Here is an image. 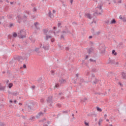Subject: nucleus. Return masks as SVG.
<instances>
[{
  "mask_svg": "<svg viewBox=\"0 0 126 126\" xmlns=\"http://www.w3.org/2000/svg\"><path fill=\"white\" fill-rule=\"evenodd\" d=\"M119 18H120V19H121V20H123V17H122V15H120L119 16Z\"/></svg>",
  "mask_w": 126,
  "mask_h": 126,
  "instance_id": "nucleus-57",
  "label": "nucleus"
},
{
  "mask_svg": "<svg viewBox=\"0 0 126 126\" xmlns=\"http://www.w3.org/2000/svg\"><path fill=\"white\" fill-rule=\"evenodd\" d=\"M26 13H27L28 15H30V12H29V11H26Z\"/></svg>",
  "mask_w": 126,
  "mask_h": 126,
  "instance_id": "nucleus-43",
  "label": "nucleus"
},
{
  "mask_svg": "<svg viewBox=\"0 0 126 126\" xmlns=\"http://www.w3.org/2000/svg\"><path fill=\"white\" fill-rule=\"evenodd\" d=\"M49 38H52V36L51 35H46L45 37L46 41H48L49 40Z\"/></svg>",
  "mask_w": 126,
  "mask_h": 126,
  "instance_id": "nucleus-17",
  "label": "nucleus"
},
{
  "mask_svg": "<svg viewBox=\"0 0 126 126\" xmlns=\"http://www.w3.org/2000/svg\"><path fill=\"white\" fill-rule=\"evenodd\" d=\"M63 114H67V113H68V112L67 111H63Z\"/></svg>",
  "mask_w": 126,
  "mask_h": 126,
  "instance_id": "nucleus-46",
  "label": "nucleus"
},
{
  "mask_svg": "<svg viewBox=\"0 0 126 126\" xmlns=\"http://www.w3.org/2000/svg\"><path fill=\"white\" fill-rule=\"evenodd\" d=\"M28 57L27 56H17L14 58V60H17L19 61V62H20V60H23V61H24V60H26V61H27Z\"/></svg>",
  "mask_w": 126,
  "mask_h": 126,
  "instance_id": "nucleus-3",
  "label": "nucleus"
},
{
  "mask_svg": "<svg viewBox=\"0 0 126 126\" xmlns=\"http://www.w3.org/2000/svg\"><path fill=\"white\" fill-rule=\"evenodd\" d=\"M48 16H49L50 18H52V13L51 12V11H49V12L48 13Z\"/></svg>",
  "mask_w": 126,
  "mask_h": 126,
  "instance_id": "nucleus-31",
  "label": "nucleus"
},
{
  "mask_svg": "<svg viewBox=\"0 0 126 126\" xmlns=\"http://www.w3.org/2000/svg\"><path fill=\"white\" fill-rule=\"evenodd\" d=\"M85 15L87 18H89V19H92L91 14H90V13H86Z\"/></svg>",
  "mask_w": 126,
  "mask_h": 126,
  "instance_id": "nucleus-11",
  "label": "nucleus"
},
{
  "mask_svg": "<svg viewBox=\"0 0 126 126\" xmlns=\"http://www.w3.org/2000/svg\"><path fill=\"white\" fill-rule=\"evenodd\" d=\"M96 110L98 112H102V109L98 106L96 107Z\"/></svg>",
  "mask_w": 126,
  "mask_h": 126,
  "instance_id": "nucleus-22",
  "label": "nucleus"
},
{
  "mask_svg": "<svg viewBox=\"0 0 126 126\" xmlns=\"http://www.w3.org/2000/svg\"><path fill=\"white\" fill-rule=\"evenodd\" d=\"M93 72H97V69L96 68H93L92 70Z\"/></svg>",
  "mask_w": 126,
  "mask_h": 126,
  "instance_id": "nucleus-33",
  "label": "nucleus"
},
{
  "mask_svg": "<svg viewBox=\"0 0 126 126\" xmlns=\"http://www.w3.org/2000/svg\"><path fill=\"white\" fill-rule=\"evenodd\" d=\"M58 27H60V26H61V25H62V23H58Z\"/></svg>",
  "mask_w": 126,
  "mask_h": 126,
  "instance_id": "nucleus-55",
  "label": "nucleus"
},
{
  "mask_svg": "<svg viewBox=\"0 0 126 126\" xmlns=\"http://www.w3.org/2000/svg\"><path fill=\"white\" fill-rule=\"evenodd\" d=\"M100 34V32H96V33H94V35H99Z\"/></svg>",
  "mask_w": 126,
  "mask_h": 126,
  "instance_id": "nucleus-52",
  "label": "nucleus"
},
{
  "mask_svg": "<svg viewBox=\"0 0 126 126\" xmlns=\"http://www.w3.org/2000/svg\"><path fill=\"white\" fill-rule=\"evenodd\" d=\"M118 3H122V0H119L118 1Z\"/></svg>",
  "mask_w": 126,
  "mask_h": 126,
  "instance_id": "nucleus-60",
  "label": "nucleus"
},
{
  "mask_svg": "<svg viewBox=\"0 0 126 126\" xmlns=\"http://www.w3.org/2000/svg\"><path fill=\"white\" fill-rule=\"evenodd\" d=\"M27 16L24 15L23 17H22V20L24 21V22H25L26 21H27Z\"/></svg>",
  "mask_w": 126,
  "mask_h": 126,
  "instance_id": "nucleus-13",
  "label": "nucleus"
},
{
  "mask_svg": "<svg viewBox=\"0 0 126 126\" xmlns=\"http://www.w3.org/2000/svg\"><path fill=\"white\" fill-rule=\"evenodd\" d=\"M43 32H44V33L46 34V33H48V31L46 29H44V30H43Z\"/></svg>",
  "mask_w": 126,
  "mask_h": 126,
  "instance_id": "nucleus-41",
  "label": "nucleus"
},
{
  "mask_svg": "<svg viewBox=\"0 0 126 126\" xmlns=\"http://www.w3.org/2000/svg\"><path fill=\"white\" fill-rule=\"evenodd\" d=\"M33 108H34V103L33 102H32L28 104V109L29 112L33 110Z\"/></svg>",
  "mask_w": 126,
  "mask_h": 126,
  "instance_id": "nucleus-6",
  "label": "nucleus"
},
{
  "mask_svg": "<svg viewBox=\"0 0 126 126\" xmlns=\"http://www.w3.org/2000/svg\"><path fill=\"white\" fill-rule=\"evenodd\" d=\"M57 107H58L59 108H61V107H62V104H61V103H58V104H57Z\"/></svg>",
  "mask_w": 126,
  "mask_h": 126,
  "instance_id": "nucleus-37",
  "label": "nucleus"
},
{
  "mask_svg": "<svg viewBox=\"0 0 126 126\" xmlns=\"http://www.w3.org/2000/svg\"><path fill=\"white\" fill-rule=\"evenodd\" d=\"M85 126H89V124L87 122H85Z\"/></svg>",
  "mask_w": 126,
  "mask_h": 126,
  "instance_id": "nucleus-50",
  "label": "nucleus"
},
{
  "mask_svg": "<svg viewBox=\"0 0 126 126\" xmlns=\"http://www.w3.org/2000/svg\"><path fill=\"white\" fill-rule=\"evenodd\" d=\"M47 103L48 104L49 107H52L53 106V104H54V100H53V96H49L47 97L46 99Z\"/></svg>",
  "mask_w": 126,
  "mask_h": 126,
  "instance_id": "nucleus-2",
  "label": "nucleus"
},
{
  "mask_svg": "<svg viewBox=\"0 0 126 126\" xmlns=\"http://www.w3.org/2000/svg\"><path fill=\"white\" fill-rule=\"evenodd\" d=\"M42 48L45 51H49V49H50V46H49V44H44Z\"/></svg>",
  "mask_w": 126,
  "mask_h": 126,
  "instance_id": "nucleus-8",
  "label": "nucleus"
},
{
  "mask_svg": "<svg viewBox=\"0 0 126 126\" xmlns=\"http://www.w3.org/2000/svg\"><path fill=\"white\" fill-rule=\"evenodd\" d=\"M99 123H102V122H103V120L100 119L99 120Z\"/></svg>",
  "mask_w": 126,
  "mask_h": 126,
  "instance_id": "nucleus-59",
  "label": "nucleus"
},
{
  "mask_svg": "<svg viewBox=\"0 0 126 126\" xmlns=\"http://www.w3.org/2000/svg\"><path fill=\"white\" fill-rule=\"evenodd\" d=\"M17 18H18V22L19 23H20L21 22V21L22 20V18L20 16V15H18L17 16Z\"/></svg>",
  "mask_w": 126,
  "mask_h": 126,
  "instance_id": "nucleus-12",
  "label": "nucleus"
},
{
  "mask_svg": "<svg viewBox=\"0 0 126 126\" xmlns=\"http://www.w3.org/2000/svg\"><path fill=\"white\" fill-rule=\"evenodd\" d=\"M43 126H48V124H46V123H44L43 125Z\"/></svg>",
  "mask_w": 126,
  "mask_h": 126,
  "instance_id": "nucleus-63",
  "label": "nucleus"
},
{
  "mask_svg": "<svg viewBox=\"0 0 126 126\" xmlns=\"http://www.w3.org/2000/svg\"><path fill=\"white\" fill-rule=\"evenodd\" d=\"M122 77L123 79H126V74L125 73H122Z\"/></svg>",
  "mask_w": 126,
  "mask_h": 126,
  "instance_id": "nucleus-27",
  "label": "nucleus"
},
{
  "mask_svg": "<svg viewBox=\"0 0 126 126\" xmlns=\"http://www.w3.org/2000/svg\"><path fill=\"white\" fill-rule=\"evenodd\" d=\"M13 36V37H17V33H16V32L14 33Z\"/></svg>",
  "mask_w": 126,
  "mask_h": 126,
  "instance_id": "nucleus-45",
  "label": "nucleus"
},
{
  "mask_svg": "<svg viewBox=\"0 0 126 126\" xmlns=\"http://www.w3.org/2000/svg\"><path fill=\"white\" fill-rule=\"evenodd\" d=\"M40 102L42 103V104H43L44 102H45V99L44 98L40 99Z\"/></svg>",
  "mask_w": 126,
  "mask_h": 126,
  "instance_id": "nucleus-36",
  "label": "nucleus"
},
{
  "mask_svg": "<svg viewBox=\"0 0 126 126\" xmlns=\"http://www.w3.org/2000/svg\"><path fill=\"white\" fill-rule=\"evenodd\" d=\"M99 49L101 54H104V53H105V51H106V47H105V45L104 44L99 45Z\"/></svg>",
  "mask_w": 126,
  "mask_h": 126,
  "instance_id": "nucleus-5",
  "label": "nucleus"
},
{
  "mask_svg": "<svg viewBox=\"0 0 126 126\" xmlns=\"http://www.w3.org/2000/svg\"><path fill=\"white\" fill-rule=\"evenodd\" d=\"M44 121H46V118H44L43 120H40V122H42V123H44Z\"/></svg>",
  "mask_w": 126,
  "mask_h": 126,
  "instance_id": "nucleus-51",
  "label": "nucleus"
},
{
  "mask_svg": "<svg viewBox=\"0 0 126 126\" xmlns=\"http://www.w3.org/2000/svg\"><path fill=\"white\" fill-rule=\"evenodd\" d=\"M62 33H63V34H64V35H65V34H71V32L68 30V28H66V27H65V30L63 31Z\"/></svg>",
  "mask_w": 126,
  "mask_h": 126,
  "instance_id": "nucleus-7",
  "label": "nucleus"
},
{
  "mask_svg": "<svg viewBox=\"0 0 126 126\" xmlns=\"http://www.w3.org/2000/svg\"><path fill=\"white\" fill-rule=\"evenodd\" d=\"M43 115H44V113H43V112L40 111L37 114L35 118H36V119H39L40 117H42V116H43Z\"/></svg>",
  "mask_w": 126,
  "mask_h": 126,
  "instance_id": "nucleus-9",
  "label": "nucleus"
},
{
  "mask_svg": "<svg viewBox=\"0 0 126 126\" xmlns=\"http://www.w3.org/2000/svg\"><path fill=\"white\" fill-rule=\"evenodd\" d=\"M51 42H52V43H54V42H55V38H52Z\"/></svg>",
  "mask_w": 126,
  "mask_h": 126,
  "instance_id": "nucleus-53",
  "label": "nucleus"
},
{
  "mask_svg": "<svg viewBox=\"0 0 126 126\" xmlns=\"http://www.w3.org/2000/svg\"><path fill=\"white\" fill-rule=\"evenodd\" d=\"M92 38H93V36H92V35H90V36L89 37V38H90V39H92Z\"/></svg>",
  "mask_w": 126,
  "mask_h": 126,
  "instance_id": "nucleus-62",
  "label": "nucleus"
},
{
  "mask_svg": "<svg viewBox=\"0 0 126 126\" xmlns=\"http://www.w3.org/2000/svg\"><path fill=\"white\" fill-rule=\"evenodd\" d=\"M18 36L19 38H25V32L24 31H20V32L18 33Z\"/></svg>",
  "mask_w": 126,
  "mask_h": 126,
  "instance_id": "nucleus-4",
  "label": "nucleus"
},
{
  "mask_svg": "<svg viewBox=\"0 0 126 126\" xmlns=\"http://www.w3.org/2000/svg\"><path fill=\"white\" fill-rule=\"evenodd\" d=\"M53 13H56V10H53Z\"/></svg>",
  "mask_w": 126,
  "mask_h": 126,
  "instance_id": "nucleus-64",
  "label": "nucleus"
},
{
  "mask_svg": "<svg viewBox=\"0 0 126 126\" xmlns=\"http://www.w3.org/2000/svg\"><path fill=\"white\" fill-rule=\"evenodd\" d=\"M37 82L39 83H41V82H42V78H39V79L37 80Z\"/></svg>",
  "mask_w": 126,
  "mask_h": 126,
  "instance_id": "nucleus-30",
  "label": "nucleus"
},
{
  "mask_svg": "<svg viewBox=\"0 0 126 126\" xmlns=\"http://www.w3.org/2000/svg\"><path fill=\"white\" fill-rule=\"evenodd\" d=\"M34 51L36 52V53H37V54H39V53H40V51H39V48H35Z\"/></svg>",
  "mask_w": 126,
  "mask_h": 126,
  "instance_id": "nucleus-23",
  "label": "nucleus"
},
{
  "mask_svg": "<svg viewBox=\"0 0 126 126\" xmlns=\"http://www.w3.org/2000/svg\"><path fill=\"white\" fill-rule=\"evenodd\" d=\"M61 39H63V40H64V34H63L61 35Z\"/></svg>",
  "mask_w": 126,
  "mask_h": 126,
  "instance_id": "nucleus-32",
  "label": "nucleus"
},
{
  "mask_svg": "<svg viewBox=\"0 0 126 126\" xmlns=\"http://www.w3.org/2000/svg\"><path fill=\"white\" fill-rule=\"evenodd\" d=\"M117 23V21L115 19H113L110 22V24H116Z\"/></svg>",
  "mask_w": 126,
  "mask_h": 126,
  "instance_id": "nucleus-15",
  "label": "nucleus"
},
{
  "mask_svg": "<svg viewBox=\"0 0 126 126\" xmlns=\"http://www.w3.org/2000/svg\"><path fill=\"white\" fill-rule=\"evenodd\" d=\"M8 18H9V19H11V18H12V15H9L8 16Z\"/></svg>",
  "mask_w": 126,
  "mask_h": 126,
  "instance_id": "nucleus-48",
  "label": "nucleus"
},
{
  "mask_svg": "<svg viewBox=\"0 0 126 126\" xmlns=\"http://www.w3.org/2000/svg\"><path fill=\"white\" fill-rule=\"evenodd\" d=\"M32 120H35V117L32 116L30 119V120L32 121Z\"/></svg>",
  "mask_w": 126,
  "mask_h": 126,
  "instance_id": "nucleus-40",
  "label": "nucleus"
},
{
  "mask_svg": "<svg viewBox=\"0 0 126 126\" xmlns=\"http://www.w3.org/2000/svg\"><path fill=\"white\" fill-rule=\"evenodd\" d=\"M99 82V80L96 79V78H95V81L93 82V83H94V84H96V83H98V82Z\"/></svg>",
  "mask_w": 126,
  "mask_h": 126,
  "instance_id": "nucleus-20",
  "label": "nucleus"
},
{
  "mask_svg": "<svg viewBox=\"0 0 126 126\" xmlns=\"http://www.w3.org/2000/svg\"><path fill=\"white\" fill-rule=\"evenodd\" d=\"M34 26H35L36 29H37V30H38V29H40L39 28V27H38L39 25H40V24H39V23H38V22H35V23H34Z\"/></svg>",
  "mask_w": 126,
  "mask_h": 126,
  "instance_id": "nucleus-10",
  "label": "nucleus"
},
{
  "mask_svg": "<svg viewBox=\"0 0 126 126\" xmlns=\"http://www.w3.org/2000/svg\"><path fill=\"white\" fill-rule=\"evenodd\" d=\"M103 13V9H102V5H98L96 8L95 9V12L94 14V15L95 16V14L97 15H102Z\"/></svg>",
  "mask_w": 126,
  "mask_h": 126,
  "instance_id": "nucleus-1",
  "label": "nucleus"
},
{
  "mask_svg": "<svg viewBox=\"0 0 126 126\" xmlns=\"http://www.w3.org/2000/svg\"><path fill=\"white\" fill-rule=\"evenodd\" d=\"M90 62H91V63H96V60H94L92 59H90Z\"/></svg>",
  "mask_w": 126,
  "mask_h": 126,
  "instance_id": "nucleus-28",
  "label": "nucleus"
},
{
  "mask_svg": "<svg viewBox=\"0 0 126 126\" xmlns=\"http://www.w3.org/2000/svg\"><path fill=\"white\" fill-rule=\"evenodd\" d=\"M105 23H106L107 25H109V24H110V21H109V20H107L106 21H105Z\"/></svg>",
  "mask_w": 126,
  "mask_h": 126,
  "instance_id": "nucleus-34",
  "label": "nucleus"
},
{
  "mask_svg": "<svg viewBox=\"0 0 126 126\" xmlns=\"http://www.w3.org/2000/svg\"><path fill=\"white\" fill-rule=\"evenodd\" d=\"M32 10H33V12H35L37 11V9H36L35 7H34L32 9Z\"/></svg>",
  "mask_w": 126,
  "mask_h": 126,
  "instance_id": "nucleus-47",
  "label": "nucleus"
},
{
  "mask_svg": "<svg viewBox=\"0 0 126 126\" xmlns=\"http://www.w3.org/2000/svg\"><path fill=\"white\" fill-rule=\"evenodd\" d=\"M88 59V55H87L86 57L85 58V60H87Z\"/></svg>",
  "mask_w": 126,
  "mask_h": 126,
  "instance_id": "nucleus-61",
  "label": "nucleus"
},
{
  "mask_svg": "<svg viewBox=\"0 0 126 126\" xmlns=\"http://www.w3.org/2000/svg\"><path fill=\"white\" fill-rule=\"evenodd\" d=\"M4 87L1 86V84H0V90H4Z\"/></svg>",
  "mask_w": 126,
  "mask_h": 126,
  "instance_id": "nucleus-25",
  "label": "nucleus"
},
{
  "mask_svg": "<svg viewBox=\"0 0 126 126\" xmlns=\"http://www.w3.org/2000/svg\"><path fill=\"white\" fill-rule=\"evenodd\" d=\"M108 63H111V64L115 63V60L110 59Z\"/></svg>",
  "mask_w": 126,
  "mask_h": 126,
  "instance_id": "nucleus-18",
  "label": "nucleus"
},
{
  "mask_svg": "<svg viewBox=\"0 0 126 126\" xmlns=\"http://www.w3.org/2000/svg\"><path fill=\"white\" fill-rule=\"evenodd\" d=\"M80 82H81V83H83V82H84V79L83 78L81 79Z\"/></svg>",
  "mask_w": 126,
  "mask_h": 126,
  "instance_id": "nucleus-42",
  "label": "nucleus"
},
{
  "mask_svg": "<svg viewBox=\"0 0 126 126\" xmlns=\"http://www.w3.org/2000/svg\"><path fill=\"white\" fill-rule=\"evenodd\" d=\"M9 27L10 28H11L12 27H13V24H10L9 25Z\"/></svg>",
  "mask_w": 126,
  "mask_h": 126,
  "instance_id": "nucleus-44",
  "label": "nucleus"
},
{
  "mask_svg": "<svg viewBox=\"0 0 126 126\" xmlns=\"http://www.w3.org/2000/svg\"><path fill=\"white\" fill-rule=\"evenodd\" d=\"M92 77L94 78L95 77V75L94 74H92Z\"/></svg>",
  "mask_w": 126,
  "mask_h": 126,
  "instance_id": "nucleus-58",
  "label": "nucleus"
},
{
  "mask_svg": "<svg viewBox=\"0 0 126 126\" xmlns=\"http://www.w3.org/2000/svg\"><path fill=\"white\" fill-rule=\"evenodd\" d=\"M64 81H65V80H63V79H61L59 80V82L61 83H63V82H64Z\"/></svg>",
  "mask_w": 126,
  "mask_h": 126,
  "instance_id": "nucleus-26",
  "label": "nucleus"
},
{
  "mask_svg": "<svg viewBox=\"0 0 126 126\" xmlns=\"http://www.w3.org/2000/svg\"><path fill=\"white\" fill-rule=\"evenodd\" d=\"M94 94H95V95H97V94L103 95V94H102V93H95Z\"/></svg>",
  "mask_w": 126,
  "mask_h": 126,
  "instance_id": "nucleus-38",
  "label": "nucleus"
},
{
  "mask_svg": "<svg viewBox=\"0 0 126 126\" xmlns=\"http://www.w3.org/2000/svg\"><path fill=\"white\" fill-rule=\"evenodd\" d=\"M23 68H26V64H23Z\"/></svg>",
  "mask_w": 126,
  "mask_h": 126,
  "instance_id": "nucleus-54",
  "label": "nucleus"
},
{
  "mask_svg": "<svg viewBox=\"0 0 126 126\" xmlns=\"http://www.w3.org/2000/svg\"><path fill=\"white\" fill-rule=\"evenodd\" d=\"M0 126H6V124L4 122H0Z\"/></svg>",
  "mask_w": 126,
  "mask_h": 126,
  "instance_id": "nucleus-16",
  "label": "nucleus"
},
{
  "mask_svg": "<svg viewBox=\"0 0 126 126\" xmlns=\"http://www.w3.org/2000/svg\"><path fill=\"white\" fill-rule=\"evenodd\" d=\"M92 52H93V48H90L87 50L88 54H90Z\"/></svg>",
  "mask_w": 126,
  "mask_h": 126,
  "instance_id": "nucleus-14",
  "label": "nucleus"
},
{
  "mask_svg": "<svg viewBox=\"0 0 126 126\" xmlns=\"http://www.w3.org/2000/svg\"><path fill=\"white\" fill-rule=\"evenodd\" d=\"M59 86H60V85H59V84H56V85H55L56 88H58V87H59Z\"/></svg>",
  "mask_w": 126,
  "mask_h": 126,
  "instance_id": "nucleus-49",
  "label": "nucleus"
},
{
  "mask_svg": "<svg viewBox=\"0 0 126 126\" xmlns=\"http://www.w3.org/2000/svg\"><path fill=\"white\" fill-rule=\"evenodd\" d=\"M122 21L124 22H126V17H123Z\"/></svg>",
  "mask_w": 126,
  "mask_h": 126,
  "instance_id": "nucleus-35",
  "label": "nucleus"
},
{
  "mask_svg": "<svg viewBox=\"0 0 126 126\" xmlns=\"http://www.w3.org/2000/svg\"><path fill=\"white\" fill-rule=\"evenodd\" d=\"M86 101H87V98L85 97L84 98V99L81 100V102H83V103H85V102H86Z\"/></svg>",
  "mask_w": 126,
  "mask_h": 126,
  "instance_id": "nucleus-29",
  "label": "nucleus"
},
{
  "mask_svg": "<svg viewBox=\"0 0 126 126\" xmlns=\"http://www.w3.org/2000/svg\"><path fill=\"white\" fill-rule=\"evenodd\" d=\"M51 73L52 75H55V71L54 70H51Z\"/></svg>",
  "mask_w": 126,
  "mask_h": 126,
  "instance_id": "nucleus-39",
  "label": "nucleus"
},
{
  "mask_svg": "<svg viewBox=\"0 0 126 126\" xmlns=\"http://www.w3.org/2000/svg\"><path fill=\"white\" fill-rule=\"evenodd\" d=\"M112 55H114V56H117V52H116V50H112Z\"/></svg>",
  "mask_w": 126,
  "mask_h": 126,
  "instance_id": "nucleus-21",
  "label": "nucleus"
},
{
  "mask_svg": "<svg viewBox=\"0 0 126 126\" xmlns=\"http://www.w3.org/2000/svg\"><path fill=\"white\" fill-rule=\"evenodd\" d=\"M11 94L12 95H14V96H17V95H18V93H17V92H13V93H11Z\"/></svg>",
  "mask_w": 126,
  "mask_h": 126,
  "instance_id": "nucleus-19",
  "label": "nucleus"
},
{
  "mask_svg": "<svg viewBox=\"0 0 126 126\" xmlns=\"http://www.w3.org/2000/svg\"><path fill=\"white\" fill-rule=\"evenodd\" d=\"M12 86H13V84H12V83H10L9 84V85H8L9 88H11V87H12Z\"/></svg>",
  "mask_w": 126,
  "mask_h": 126,
  "instance_id": "nucleus-24",
  "label": "nucleus"
},
{
  "mask_svg": "<svg viewBox=\"0 0 126 126\" xmlns=\"http://www.w3.org/2000/svg\"><path fill=\"white\" fill-rule=\"evenodd\" d=\"M65 50H66V51H68V50H69V48H68V47H66L65 48Z\"/></svg>",
  "mask_w": 126,
  "mask_h": 126,
  "instance_id": "nucleus-56",
  "label": "nucleus"
}]
</instances>
